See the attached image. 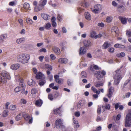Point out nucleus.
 <instances>
[{"label":"nucleus","instance_id":"1","mask_svg":"<svg viewBox=\"0 0 131 131\" xmlns=\"http://www.w3.org/2000/svg\"><path fill=\"white\" fill-rule=\"evenodd\" d=\"M30 56L28 54L21 53L17 57V60L22 63L25 64L28 63L30 58Z\"/></svg>","mask_w":131,"mask_h":131},{"label":"nucleus","instance_id":"2","mask_svg":"<svg viewBox=\"0 0 131 131\" xmlns=\"http://www.w3.org/2000/svg\"><path fill=\"white\" fill-rule=\"evenodd\" d=\"M125 68L124 65L121 66L119 69L116 70L113 75L115 82H119L122 78L121 74V71Z\"/></svg>","mask_w":131,"mask_h":131},{"label":"nucleus","instance_id":"3","mask_svg":"<svg viewBox=\"0 0 131 131\" xmlns=\"http://www.w3.org/2000/svg\"><path fill=\"white\" fill-rule=\"evenodd\" d=\"M1 77L0 76V82H7L9 81L10 77L9 73L5 70H3L1 73Z\"/></svg>","mask_w":131,"mask_h":131},{"label":"nucleus","instance_id":"4","mask_svg":"<svg viewBox=\"0 0 131 131\" xmlns=\"http://www.w3.org/2000/svg\"><path fill=\"white\" fill-rule=\"evenodd\" d=\"M124 123L126 127H131V109L128 110V114L126 115Z\"/></svg>","mask_w":131,"mask_h":131},{"label":"nucleus","instance_id":"5","mask_svg":"<svg viewBox=\"0 0 131 131\" xmlns=\"http://www.w3.org/2000/svg\"><path fill=\"white\" fill-rule=\"evenodd\" d=\"M54 127H56L57 129H59L62 130L65 128V126L63 123V120L60 119L56 120L55 122Z\"/></svg>","mask_w":131,"mask_h":131},{"label":"nucleus","instance_id":"6","mask_svg":"<svg viewBox=\"0 0 131 131\" xmlns=\"http://www.w3.org/2000/svg\"><path fill=\"white\" fill-rule=\"evenodd\" d=\"M94 73L95 76L98 80L101 79L106 74V72L104 70L96 71Z\"/></svg>","mask_w":131,"mask_h":131},{"label":"nucleus","instance_id":"7","mask_svg":"<svg viewBox=\"0 0 131 131\" xmlns=\"http://www.w3.org/2000/svg\"><path fill=\"white\" fill-rule=\"evenodd\" d=\"M102 9V5L99 4H97L94 5V8L92 11L94 13L98 14L99 11Z\"/></svg>","mask_w":131,"mask_h":131},{"label":"nucleus","instance_id":"8","mask_svg":"<svg viewBox=\"0 0 131 131\" xmlns=\"http://www.w3.org/2000/svg\"><path fill=\"white\" fill-rule=\"evenodd\" d=\"M36 77L37 79L43 80L45 78V76L41 72H39L36 73Z\"/></svg>","mask_w":131,"mask_h":131},{"label":"nucleus","instance_id":"9","mask_svg":"<svg viewBox=\"0 0 131 131\" xmlns=\"http://www.w3.org/2000/svg\"><path fill=\"white\" fill-rule=\"evenodd\" d=\"M20 67V65L18 63L14 64L11 65L10 68L13 70H16Z\"/></svg>","mask_w":131,"mask_h":131},{"label":"nucleus","instance_id":"10","mask_svg":"<svg viewBox=\"0 0 131 131\" xmlns=\"http://www.w3.org/2000/svg\"><path fill=\"white\" fill-rule=\"evenodd\" d=\"M85 101L84 100H81L79 101L78 103L77 107V108L80 109L84 105L85 103Z\"/></svg>","mask_w":131,"mask_h":131},{"label":"nucleus","instance_id":"11","mask_svg":"<svg viewBox=\"0 0 131 131\" xmlns=\"http://www.w3.org/2000/svg\"><path fill=\"white\" fill-rule=\"evenodd\" d=\"M83 43L84 46L86 47H89L91 46L92 43L90 41L85 40L84 41Z\"/></svg>","mask_w":131,"mask_h":131},{"label":"nucleus","instance_id":"12","mask_svg":"<svg viewBox=\"0 0 131 131\" xmlns=\"http://www.w3.org/2000/svg\"><path fill=\"white\" fill-rule=\"evenodd\" d=\"M58 61L59 63L64 64L66 63L68 61V60L65 58H59L58 59Z\"/></svg>","mask_w":131,"mask_h":131},{"label":"nucleus","instance_id":"13","mask_svg":"<svg viewBox=\"0 0 131 131\" xmlns=\"http://www.w3.org/2000/svg\"><path fill=\"white\" fill-rule=\"evenodd\" d=\"M112 32H114L116 34V36H117L119 35V31L117 27H113L112 29Z\"/></svg>","mask_w":131,"mask_h":131},{"label":"nucleus","instance_id":"14","mask_svg":"<svg viewBox=\"0 0 131 131\" xmlns=\"http://www.w3.org/2000/svg\"><path fill=\"white\" fill-rule=\"evenodd\" d=\"M7 37V35L6 34H2L0 35V41H2L3 43L5 39Z\"/></svg>","mask_w":131,"mask_h":131},{"label":"nucleus","instance_id":"15","mask_svg":"<svg viewBox=\"0 0 131 131\" xmlns=\"http://www.w3.org/2000/svg\"><path fill=\"white\" fill-rule=\"evenodd\" d=\"M53 50L55 53L57 54H59L60 53V49L56 46H54L53 47Z\"/></svg>","mask_w":131,"mask_h":131},{"label":"nucleus","instance_id":"16","mask_svg":"<svg viewBox=\"0 0 131 131\" xmlns=\"http://www.w3.org/2000/svg\"><path fill=\"white\" fill-rule=\"evenodd\" d=\"M86 51V50L84 47H80V49L79 54L80 55H83L85 53Z\"/></svg>","mask_w":131,"mask_h":131},{"label":"nucleus","instance_id":"17","mask_svg":"<svg viewBox=\"0 0 131 131\" xmlns=\"http://www.w3.org/2000/svg\"><path fill=\"white\" fill-rule=\"evenodd\" d=\"M19 85L22 87V91L21 93L23 94H24L25 90V84L24 82H19Z\"/></svg>","mask_w":131,"mask_h":131},{"label":"nucleus","instance_id":"18","mask_svg":"<svg viewBox=\"0 0 131 131\" xmlns=\"http://www.w3.org/2000/svg\"><path fill=\"white\" fill-rule=\"evenodd\" d=\"M113 88L112 87H110L108 90V93L107 94L108 97L109 98H110L113 94L112 91Z\"/></svg>","mask_w":131,"mask_h":131},{"label":"nucleus","instance_id":"19","mask_svg":"<svg viewBox=\"0 0 131 131\" xmlns=\"http://www.w3.org/2000/svg\"><path fill=\"white\" fill-rule=\"evenodd\" d=\"M99 68L98 66L96 65H95L93 66V67L92 66H91L89 68V69L90 71L92 72L95 71V70H99Z\"/></svg>","mask_w":131,"mask_h":131},{"label":"nucleus","instance_id":"20","mask_svg":"<svg viewBox=\"0 0 131 131\" xmlns=\"http://www.w3.org/2000/svg\"><path fill=\"white\" fill-rule=\"evenodd\" d=\"M102 107L103 109L102 112H103L105 111V109L109 110L110 108V105L109 104H106L105 106H103Z\"/></svg>","mask_w":131,"mask_h":131},{"label":"nucleus","instance_id":"21","mask_svg":"<svg viewBox=\"0 0 131 131\" xmlns=\"http://www.w3.org/2000/svg\"><path fill=\"white\" fill-rule=\"evenodd\" d=\"M84 15L85 18L87 20H91V16L89 13L88 12H86L84 13Z\"/></svg>","mask_w":131,"mask_h":131},{"label":"nucleus","instance_id":"22","mask_svg":"<svg viewBox=\"0 0 131 131\" xmlns=\"http://www.w3.org/2000/svg\"><path fill=\"white\" fill-rule=\"evenodd\" d=\"M22 116H23L25 120L27 121L30 118V116L27 113H21Z\"/></svg>","mask_w":131,"mask_h":131},{"label":"nucleus","instance_id":"23","mask_svg":"<svg viewBox=\"0 0 131 131\" xmlns=\"http://www.w3.org/2000/svg\"><path fill=\"white\" fill-rule=\"evenodd\" d=\"M43 7H41L39 4L37 6H36L34 8V11L35 12H37L40 10Z\"/></svg>","mask_w":131,"mask_h":131},{"label":"nucleus","instance_id":"24","mask_svg":"<svg viewBox=\"0 0 131 131\" xmlns=\"http://www.w3.org/2000/svg\"><path fill=\"white\" fill-rule=\"evenodd\" d=\"M114 46L116 48H119L124 49L126 48L124 45L118 43L115 44Z\"/></svg>","mask_w":131,"mask_h":131},{"label":"nucleus","instance_id":"25","mask_svg":"<svg viewBox=\"0 0 131 131\" xmlns=\"http://www.w3.org/2000/svg\"><path fill=\"white\" fill-rule=\"evenodd\" d=\"M42 103L43 102L40 99L36 101L35 102V105L37 106L40 107L42 105Z\"/></svg>","mask_w":131,"mask_h":131},{"label":"nucleus","instance_id":"26","mask_svg":"<svg viewBox=\"0 0 131 131\" xmlns=\"http://www.w3.org/2000/svg\"><path fill=\"white\" fill-rule=\"evenodd\" d=\"M47 0H41L39 3V5L43 8V7L46 4Z\"/></svg>","mask_w":131,"mask_h":131},{"label":"nucleus","instance_id":"27","mask_svg":"<svg viewBox=\"0 0 131 131\" xmlns=\"http://www.w3.org/2000/svg\"><path fill=\"white\" fill-rule=\"evenodd\" d=\"M61 108V107H59V108H57L53 110L54 113L55 114H59L61 112L60 109Z\"/></svg>","mask_w":131,"mask_h":131},{"label":"nucleus","instance_id":"28","mask_svg":"<svg viewBox=\"0 0 131 131\" xmlns=\"http://www.w3.org/2000/svg\"><path fill=\"white\" fill-rule=\"evenodd\" d=\"M96 34L95 31L92 30L90 32V37L92 38H95V35Z\"/></svg>","mask_w":131,"mask_h":131},{"label":"nucleus","instance_id":"29","mask_svg":"<svg viewBox=\"0 0 131 131\" xmlns=\"http://www.w3.org/2000/svg\"><path fill=\"white\" fill-rule=\"evenodd\" d=\"M41 16L45 20H48L49 16L47 14L43 13L41 14Z\"/></svg>","mask_w":131,"mask_h":131},{"label":"nucleus","instance_id":"30","mask_svg":"<svg viewBox=\"0 0 131 131\" xmlns=\"http://www.w3.org/2000/svg\"><path fill=\"white\" fill-rule=\"evenodd\" d=\"M119 19L121 20L122 23L123 24H126L127 22V19L126 18L119 17Z\"/></svg>","mask_w":131,"mask_h":131},{"label":"nucleus","instance_id":"31","mask_svg":"<svg viewBox=\"0 0 131 131\" xmlns=\"http://www.w3.org/2000/svg\"><path fill=\"white\" fill-rule=\"evenodd\" d=\"M54 78L56 82H61L62 81V79L59 78V76L58 75H56L54 76Z\"/></svg>","mask_w":131,"mask_h":131},{"label":"nucleus","instance_id":"32","mask_svg":"<svg viewBox=\"0 0 131 131\" xmlns=\"http://www.w3.org/2000/svg\"><path fill=\"white\" fill-rule=\"evenodd\" d=\"M15 79L16 81L17 82H21L23 81V80L19 75H16Z\"/></svg>","mask_w":131,"mask_h":131},{"label":"nucleus","instance_id":"33","mask_svg":"<svg viewBox=\"0 0 131 131\" xmlns=\"http://www.w3.org/2000/svg\"><path fill=\"white\" fill-rule=\"evenodd\" d=\"M23 7L25 9L28 10L30 8V5L29 3H25L23 4Z\"/></svg>","mask_w":131,"mask_h":131},{"label":"nucleus","instance_id":"34","mask_svg":"<svg viewBox=\"0 0 131 131\" xmlns=\"http://www.w3.org/2000/svg\"><path fill=\"white\" fill-rule=\"evenodd\" d=\"M110 44L108 42H105L103 45V47L104 49H106L110 46Z\"/></svg>","mask_w":131,"mask_h":131},{"label":"nucleus","instance_id":"35","mask_svg":"<svg viewBox=\"0 0 131 131\" xmlns=\"http://www.w3.org/2000/svg\"><path fill=\"white\" fill-rule=\"evenodd\" d=\"M106 62L110 64H115V60L112 59H109L107 60Z\"/></svg>","mask_w":131,"mask_h":131},{"label":"nucleus","instance_id":"36","mask_svg":"<svg viewBox=\"0 0 131 131\" xmlns=\"http://www.w3.org/2000/svg\"><path fill=\"white\" fill-rule=\"evenodd\" d=\"M8 111L7 110H5L4 111L2 114V116L5 117L7 116L8 115Z\"/></svg>","mask_w":131,"mask_h":131},{"label":"nucleus","instance_id":"37","mask_svg":"<svg viewBox=\"0 0 131 131\" xmlns=\"http://www.w3.org/2000/svg\"><path fill=\"white\" fill-rule=\"evenodd\" d=\"M25 40L24 38L23 37L19 39H18L16 41V42L18 44H19L23 41H24Z\"/></svg>","mask_w":131,"mask_h":131},{"label":"nucleus","instance_id":"38","mask_svg":"<svg viewBox=\"0 0 131 131\" xmlns=\"http://www.w3.org/2000/svg\"><path fill=\"white\" fill-rule=\"evenodd\" d=\"M26 21L27 23L29 24H32L33 23V21L32 19L29 18H27L26 19Z\"/></svg>","mask_w":131,"mask_h":131},{"label":"nucleus","instance_id":"39","mask_svg":"<svg viewBox=\"0 0 131 131\" xmlns=\"http://www.w3.org/2000/svg\"><path fill=\"white\" fill-rule=\"evenodd\" d=\"M51 26V24L49 23H46L45 25V28L47 30H49Z\"/></svg>","mask_w":131,"mask_h":131},{"label":"nucleus","instance_id":"40","mask_svg":"<svg viewBox=\"0 0 131 131\" xmlns=\"http://www.w3.org/2000/svg\"><path fill=\"white\" fill-rule=\"evenodd\" d=\"M113 19V17L112 16H108L106 18V20L107 22L110 23L111 22Z\"/></svg>","mask_w":131,"mask_h":131},{"label":"nucleus","instance_id":"41","mask_svg":"<svg viewBox=\"0 0 131 131\" xmlns=\"http://www.w3.org/2000/svg\"><path fill=\"white\" fill-rule=\"evenodd\" d=\"M22 117V114L21 113L16 116V117L15 119L16 121H19L21 119Z\"/></svg>","mask_w":131,"mask_h":131},{"label":"nucleus","instance_id":"42","mask_svg":"<svg viewBox=\"0 0 131 131\" xmlns=\"http://www.w3.org/2000/svg\"><path fill=\"white\" fill-rule=\"evenodd\" d=\"M45 67L46 69L49 71H51L52 70V66L49 64H46L45 65Z\"/></svg>","mask_w":131,"mask_h":131},{"label":"nucleus","instance_id":"43","mask_svg":"<svg viewBox=\"0 0 131 131\" xmlns=\"http://www.w3.org/2000/svg\"><path fill=\"white\" fill-rule=\"evenodd\" d=\"M125 55V54L124 52H121L119 54H117V56L118 57H123Z\"/></svg>","mask_w":131,"mask_h":131},{"label":"nucleus","instance_id":"44","mask_svg":"<svg viewBox=\"0 0 131 131\" xmlns=\"http://www.w3.org/2000/svg\"><path fill=\"white\" fill-rule=\"evenodd\" d=\"M81 77L83 78L86 76V74L85 71H82L81 73Z\"/></svg>","mask_w":131,"mask_h":131},{"label":"nucleus","instance_id":"45","mask_svg":"<svg viewBox=\"0 0 131 131\" xmlns=\"http://www.w3.org/2000/svg\"><path fill=\"white\" fill-rule=\"evenodd\" d=\"M81 5L83 7H86L88 6V3L84 1H83L81 3Z\"/></svg>","mask_w":131,"mask_h":131},{"label":"nucleus","instance_id":"46","mask_svg":"<svg viewBox=\"0 0 131 131\" xmlns=\"http://www.w3.org/2000/svg\"><path fill=\"white\" fill-rule=\"evenodd\" d=\"M21 90V88L20 87L17 86L15 88L14 91L15 92L17 93L19 92Z\"/></svg>","mask_w":131,"mask_h":131},{"label":"nucleus","instance_id":"47","mask_svg":"<svg viewBox=\"0 0 131 131\" xmlns=\"http://www.w3.org/2000/svg\"><path fill=\"white\" fill-rule=\"evenodd\" d=\"M16 107V105H12L10 106L9 109L12 110H14Z\"/></svg>","mask_w":131,"mask_h":131},{"label":"nucleus","instance_id":"48","mask_svg":"<svg viewBox=\"0 0 131 131\" xmlns=\"http://www.w3.org/2000/svg\"><path fill=\"white\" fill-rule=\"evenodd\" d=\"M37 90L35 88H33L31 91V93L32 94H34L37 92Z\"/></svg>","mask_w":131,"mask_h":131},{"label":"nucleus","instance_id":"49","mask_svg":"<svg viewBox=\"0 0 131 131\" xmlns=\"http://www.w3.org/2000/svg\"><path fill=\"white\" fill-rule=\"evenodd\" d=\"M98 26L101 28H103L105 26L104 24L102 22L99 23L97 24Z\"/></svg>","mask_w":131,"mask_h":131},{"label":"nucleus","instance_id":"50","mask_svg":"<svg viewBox=\"0 0 131 131\" xmlns=\"http://www.w3.org/2000/svg\"><path fill=\"white\" fill-rule=\"evenodd\" d=\"M78 9L79 13L80 14L84 11V9L81 8V7H79L78 8Z\"/></svg>","mask_w":131,"mask_h":131},{"label":"nucleus","instance_id":"51","mask_svg":"<svg viewBox=\"0 0 131 131\" xmlns=\"http://www.w3.org/2000/svg\"><path fill=\"white\" fill-rule=\"evenodd\" d=\"M80 113L79 112H76L74 113V115L75 116L77 117H79L80 115Z\"/></svg>","mask_w":131,"mask_h":131},{"label":"nucleus","instance_id":"52","mask_svg":"<svg viewBox=\"0 0 131 131\" xmlns=\"http://www.w3.org/2000/svg\"><path fill=\"white\" fill-rule=\"evenodd\" d=\"M126 51H128L131 52V46H128L126 48Z\"/></svg>","mask_w":131,"mask_h":131},{"label":"nucleus","instance_id":"53","mask_svg":"<svg viewBox=\"0 0 131 131\" xmlns=\"http://www.w3.org/2000/svg\"><path fill=\"white\" fill-rule=\"evenodd\" d=\"M126 34L128 37L131 36V32L129 30H128L126 31Z\"/></svg>","mask_w":131,"mask_h":131},{"label":"nucleus","instance_id":"54","mask_svg":"<svg viewBox=\"0 0 131 131\" xmlns=\"http://www.w3.org/2000/svg\"><path fill=\"white\" fill-rule=\"evenodd\" d=\"M103 85V84L102 83H100L95 84V86L96 87H99Z\"/></svg>","mask_w":131,"mask_h":131},{"label":"nucleus","instance_id":"55","mask_svg":"<svg viewBox=\"0 0 131 131\" xmlns=\"http://www.w3.org/2000/svg\"><path fill=\"white\" fill-rule=\"evenodd\" d=\"M62 32L64 33H66L67 32V30L64 27H63L62 28Z\"/></svg>","mask_w":131,"mask_h":131},{"label":"nucleus","instance_id":"56","mask_svg":"<svg viewBox=\"0 0 131 131\" xmlns=\"http://www.w3.org/2000/svg\"><path fill=\"white\" fill-rule=\"evenodd\" d=\"M18 22L19 23L20 25L21 26H23V20L20 19H18Z\"/></svg>","mask_w":131,"mask_h":131},{"label":"nucleus","instance_id":"57","mask_svg":"<svg viewBox=\"0 0 131 131\" xmlns=\"http://www.w3.org/2000/svg\"><path fill=\"white\" fill-rule=\"evenodd\" d=\"M48 97L51 101L53 100V96L51 94H49L48 96Z\"/></svg>","mask_w":131,"mask_h":131},{"label":"nucleus","instance_id":"58","mask_svg":"<svg viewBox=\"0 0 131 131\" xmlns=\"http://www.w3.org/2000/svg\"><path fill=\"white\" fill-rule=\"evenodd\" d=\"M28 84L30 86H35L36 84V82H28Z\"/></svg>","mask_w":131,"mask_h":131},{"label":"nucleus","instance_id":"59","mask_svg":"<svg viewBox=\"0 0 131 131\" xmlns=\"http://www.w3.org/2000/svg\"><path fill=\"white\" fill-rule=\"evenodd\" d=\"M91 90L93 91L95 93H97V89H96L94 87L92 86L91 88Z\"/></svg>","mask_w":131,"mask_h":131},{"label":"nucleus","instance_id":"60","mask_svg":"<svg viewBox=\"0 0 131 131\" xmlns=\"http://www.w3.org/2000/svg\"><path fill=\"white\" fill-rule=\"evenodd\" d=\"M59 94L58 92H56L54 94V97L55 98H57L59 96Z\"/></svg>","mask_w":131,"mask_h":131},{"label":"nucleus","instance_id":"61","mask_svg":"<svg viewBox=\"0 0 131 131\" xmlns=\"http://www.w3.org/2000/svg\"><path fill=\"white\" fill-rule=\"evenodd\" d=\"M102 35L101 34H99L97 35H95V39H96L98 38H101L102 37Z\"/></svg>","mask_w":131,"mask_h":131},{"label":"nucleus","instance_id":"62","mask_svg":"<svg viewBox=\"0 0 131 131\" xmlns=\"http://www.w3.org/2000/svg\"><path fill=\"white\" fill-rule=\"evenodd\" d=\"M50 56L51 59L52 60H54L56 58V57L54 54H51Z\"/></svg>","mask_w":131,"mask_h":131},{"label":"nucleus","instance_id":"63","mask_svg":"<svg viewBox=\"0 0 131 131\" xmlns=\"http://www.w3.org/2000/svg\"><path fill=\"white\" fill-rule=\"evenodd\" d=\"M112 5L114 7H116L117 5V4L115 1H113L112 2Z\"/></svg>","mask_w":131,"mask_h":131},{"label":"nucleus","instance_id":"64","mask_svg":"<svg viewBox=\"0 0 131 131\" xmlns=\"http://www.w3.org/2000/svg\"><path fill=\"white\" fill-rule=\"evenodd\" d=\"M48 78L49 79L50 81H52V80L53 77L52 75H49L48 77Z\"/></svg>","mask_w":131,"mask_h":131}]
</instances>
